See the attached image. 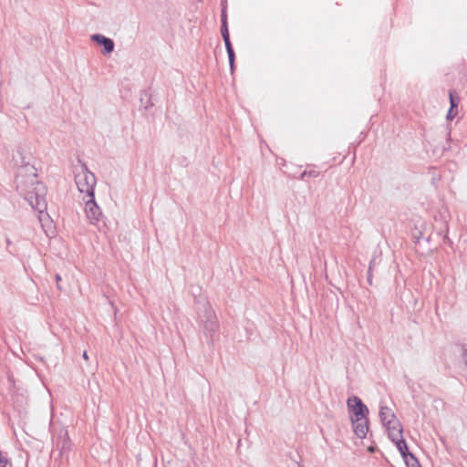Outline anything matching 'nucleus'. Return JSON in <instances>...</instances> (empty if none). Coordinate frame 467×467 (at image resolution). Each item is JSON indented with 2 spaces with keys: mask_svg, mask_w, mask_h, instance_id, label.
Instances as JSON below:
<instances>
[{
  "mask_svg": "<svg viewBox=\"0 0 467 467\" xmlns=\"http://www.w3.org/2000/svg\"><path fill=\"white\" fill-rule=\"evenodd\" d=\"M36 171L34 165L26 162L25 158H22L15 182L19 194L27 201L35 211L41 213L47 209V187L37 180Z\"/></svg>",
  "mask_w": 467,
  "mask_h": 467,
  "instance_id": "obj_1",
  "label": "nucleus"
},
{
  "mask_svg": "<svg viewBox=\"0 0 467 467\" xmlns=\"http://www.w3.org/2000/svg\"><path fill=\"white\" fill-rule=\"evenodd\" d=\"M201 328L207 338L208 344L213 343V337L219 329V323L215 312L209 303L203 306V311L199 315Z\"/></svg>",
  "mask_w": 467,
  "mask_h": 467,
  "instance_id": "obj_2",
  "label": "nucleus"
},
{
  "mask_svg": "<svg viewBox=\"0 0 467 467\" xmlns=\"http://www.w3.org/2000/svg\"><path fill=\"white\" fill-rule=\"evenodd\" d=\"M78 162L80 163L81 171L75 175V182L78 190L82 193H86L88 198H93L95 196V186L97 183L96 177L94 173L88 170L85 162L81 160H78Z\"/></svg>",
  "mask_w": 467,
  "mask_h": 467,
  "instance_id": "obj_3",
  "label": "nucleus"
},
{
  "mask_svg": "<svg viewBox=\"0 0 467 467\" xmlns=\"http://www.w3.org/2000/svg\"><path fill=\"white\" fill-rule=\"evenodd\" d=\"M222 11H221V34L223 39L225 49L228 56L230 69L233 72L234 69L235 63V54L234 50L230 39L229 28H228V20H227V12L226 5L222 4Z\"/></svg>",
  "mask_w": 467,
  "mask_h": 467,
  "instance_id": "obj_4",
  "label": "nucleus"
},
{
  "mask_svg": "<svg viewBox=\"0 0 467 467\" xmlns=\"http://www.w3.org/2000/svg\"><path fill=\"white\" fill-rule=\"evenodd\" d=\"M351 421H358L368 419V409L360 398L353 396L347 400Z\"/></svg>",
  "mask_w": 467,
  "mask_h": 467,
  "instance_id": "obj_5",
  "label": "nucleus"
},
{
  "mask_svg": "<svg viewBox=\"0 0 467 467\" xmlns=\"http://www.w3.org/2000/svg\"><path fill=\"white\" fill-rule=\"evenodd\" d=\"M85 202V211L89 223L92 224H97L102 216V212L95 201V196L93 198H88Z\"/></svg>",
  "mask_w": 467,
  "mask_h": 467,
  "instance_id": "obj_6",
  "label": "nucleus"
},
{
  "mask_svg": "<svg viewBox=\"0 0 467 467\" xmlns=\"http://www.w3.org/2000/svg\"><path fill=\"white\" fill-rule=\"evenodd\" d=\"M90 39L97 45L103 47V49L101 50L103 55H109L113 52L115 44L111 38L107 37L101 34H93L90 36Z\"/></svg>",
  "mask_w": 467,
  "mask_h": 467,
  "instance_id": "obj_7",
  "label": "nucleus"
},
{
  "mask_svg": "<svg viewBox=\"0 0 467 467\" xmlns=\"http://www.w3.org/2000/svg\"><path fill=\"white\" fill-rule=\"evenodd\" d=\"M390 424H384L388 431V436L392 441L402 437L403 428L401 423L396 419L395 420L389 421Z\"/></svg>",
  "mask_w": 467,
  "mask_h": 467,
  "instance_id": "obj_8",
  "label": "nucleus"
},
{
  "mask_svg": "<svg viewBox=\"0 0 467 467\" xmlns=\"http://www.w3.org/2000/svg\"><path fill=\"white\" fill-rule=\"evenodd\" d=\"M351 423L355 435L359 439L366 438L368 431V419L358 421H351Z\"/></svg>",
  "mask_w": 467,
  "mask_h": 467,
  "instance_id": "obj_9",
  "label": "nucleus"
},
{
  "mask_svg": "<svg viewBox=\"0 0 467 467\" xmlns=\"http://www.w3.org/2000/svg\"><path fill=\"white\" fill-rule=\"evenodd\" d=\"M72 442L68 438L67 431H65L63 436H60L57 441L56 447L60 451V455L63 456L65 453L71 450Z\"/></svg>",
  "mask_w": 467,
  "mask_h": 467,
  "instance_id": "obj_10",
  "label": "nucleus"
},
{
  "mask_svg": "<svg viewBox=\"0 0 467 467\" xmlns=\"http://www.w3.org/2000/svg\"><path fill=\"white\" fill-rule=\"evenodd\" d=\"M379 418H380V420H381L383 425L384 424H390L389 421L396 420L395 414L393 413L391 409H389L387 406H381L380 407Z\"/></svg>",
  "mask_w": 467,
  "mask_h": 467,
  "instance_id": "obj_11",
  "label": "nucleus"
},
{
  "mask_svg": "<svg viewBox=\"0 0 467 467\" xmlns=\"http://www.w3.org/2000/svg\"><path fill=\"white\" fill-rule=\"evenodd\" d=\"M392 441L395 443L402 458H405V456L410 454V451H409L408 445L406 443V441L403 439V436Z\"/></svg>",
  "mask_w": 467,
  "mask_h": 467,
  "instance_id": "obj_12",
  "label": "nucleus"
},
{
  "mask_svg": "<svg viewBox=\"0 0 467 467\" xmlns=\"http://www.w3.org/2000/svg\"><path fill=\"white\" fill-rule=\"evenodd\" d=\"M140 104L145 109H148L149 108L152 107L154 103L151 100V94L149 90H144L140 94Z\"/></svg>",
  "mask_w": 467,
  "mask_h": 467,
  "instance_id": "obj_13",
  "label": "nucleus"
},
{
  "mask_svg": "<svg viewBox=\"0 0 467 467\" xmlns=\"http://www.w3.org/2000/svg\"><path fill=\"white\" fill-rule=\"evenodd\" d=\"M450 109H457L460 102V97L455 90H450L449 92Z\"/></svg>",
  "mask_w": 467,
  "mask_h": 467,
  "instance_id": "obj_14",
  "label": "nucleus"
},
{
  "mask_svg": "<svg viewBox=\"0 0 467 467\" xmlns=\"http://www.w3.org/2000/svg\"><path fill=\"white\" fill-rule=\"evenodd\" d=\"M403 460H404L407 467H421L418 459L411 452H410V454L405 456V458H403Z\"/></svg>",
  "mask_w": 467,
  "mask_h": 467,
  "instance_id": "obj_15",
  "label": "nucleus"
},
{
  "mask_svg": "<svg viewBox=\"0 0 467 467\" xmlns=\"http://www.w3.org/2000/svg\"><path fill=\"white\" fill-rule=\"evenodd\" d=\"M319 175V171L316 170L305 171L301 173L299 180L304 181L306 176L316 178Z\"/></svg>",
  "mask_w": 467,
  "mask_h": 467,
  "instance_id": "obj_16",
  "label": "nucleus"
},
{
  "mask_svg": "<svg viewBox=\"0 0 467 467\" xmlns=\"http://www.w3.org/2000/svg\"><path fill=\"white\" fill-rule=\"evenodd\" d=\"M0 467H12L9 459L0 451Z\"/></svg>",
  "mask_w": 467,
  "mask_h": 467,
  "instance_id": "obj_17",
  "label": "nucleus"
},
{
  "mask_svg": "<svg viewBox=\"0 0 467 467\" xmlns=\"http://www.w3.org/2000/svg\"><path fill=\"white\" fill-rule=\"evenodd\" d=\"M379 264V257L373 256L369 261L368 270L373 271L374 267Z\"/></svg>",
  "mask_w": 467,
  "mask_h": 467,
  "instance_id": "obj_18",
  "label": "nucleus"
},
{
  "mask_svg": "<svg viewBox=\"0 0 467 467\" xmlns=\"http://www.w3.org/2000/svg\"><path fill=\"white\" fill-rule=\"evenodd\" d=\"M457 113H458L457 109H449V110L447 112V116H446L447 119H450V120L453 119L456 117Z\"/></svg>",
  "mask_w": 467,
  "mask_h": 467,
  "instance_id": "obj_19",
  "label": "nucleus"
},
{
  "mask_svg": "<svg viewBox=\"0 0 467 467\" xmlns=\"http://www.w3.org/2000/svg\"><path fill=\"white\" fill-rule=\"evenodd\" d=\"M372 278H373L372 271L368 269L367 282L369 285H372Z\"/></svg>",
  "mask_w": 467,
  "mask_h": 467,
  "instance_id": "obj_20",
  "label": "nucleus"
},
{
  "mask_svg": "<svg viewBox=\"0 0 467 467\" xmlns=\"http://www.w3.org/2000/svg\"><path fill=\"white\" fill-rule=\"evenodd\" d=\"M55 279H56V283H57V287L58 290L62 291V287L60 286V281H61V276L59 274H56V276H55Z\"/></svg>",
  "mask_w": 467,
  "mask_h": 467,
  "instance_id": "obj_21",
  "label": "nucleus"
},
{
  "mask_svg": "<svg viewBox=\"0 0 467 467\" xmlns=\"http://www.w3.org/2000/svg\"><path fill=\"white\" fill-rule=\"evenodd\" d=\"M5 243H6V245H7L6 249L8 251V253L13 254V252L9 249V247L12 244V242H11V240L8 237L5 238Z\"/></svg>",
  "mask_w": 467,
  "mask_h": 467,
  "instance_id": "obj_22",
  "label": "nucleus"
},
{
  "mask_svg": "<svg viewBox=\"0 0 467 467\" xmlns=\"http://www.w3.org/2000/svg\"><path fill=\"white\" fill-rule=\"evenodd\" d=\"M444 241L448 242L450 244H452V242L450 240V238L447 235L444 236Z\"/></svg>",
  "mask_w": 467,
  "mask_h": 467,
  "instance_id": "obj_23",
  "label": "nucleus"
},
{
  "mask_svg": "<svg viewBox=\"0 0 467 467\" xmlns=\"http://www.w3.org/2000/svg\"><path fill=\"white\" fill-rule=\"evenodd\" d=\"M83 358H84V359H88V356L87 351H84V352H83Z\"/></svg>",
  "mask_w": 467,
  "mask_h": 467,
  "instance_id": "obj_24",
  "label": "nucleus"
}]
</instances>
